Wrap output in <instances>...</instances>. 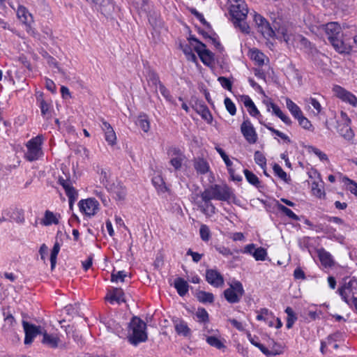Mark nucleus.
<instances>
[{
  "label": "nucleus",
  "instance_id": "nucleus-1",
  "mask_svg": "<svg viewBox=\"0 0 357 357\" xmlns=\"http://www.w3.org/2000/svg\"><path fill=\"white\" fill-rule=\"evenodd\" d=\"M200 196L202 201L204 202V205L199 206L202 211L204 214H208V212L213 214L215 212V207L211 201L215 199L227 202L233 197V192L231 189L225 184H213L205 188L204 190L201 192Z\"/></svg>",
  "mask_w": 357,
  "mask_h": 357
},
{
  "label": "nucleus",
  "instance_id": "nucleus-2",
  "mask_svg": "<svg viewBox=\"0 0 357 357\" xmlns=\"http://www.w3.org/2000/svg\"><path fill=\"white\" fill-rule=\"evenodd\" d=\"M320 29L324 31L328 41L337 52L341 54L349 52L351 47L343 41L342 38V28L337 22H331L323 24Z\"/></svg>",
  "mask_w": 357,
  "mask_h": 357
},
{
  "label": "nucleus",
  "instance_id": "nucleus-3",
  "mask_svg": "<svg viewBox=\"0 0 357 357\" xmlns=\"http://www.w3.org/2000/svg\"><path fill=\"white\" fill-rule=\"evenodd\" d=\"M127 338L134 346L146 342L148 339L146 324L137 317H132L128 326Z\"/></svg>",
  "mask_w": 357,
  "mask_h": 357
},
{
  "label": "nucleus",
  "instance_id": "nucleus-4",
  "mask_svg": "<svg viewBox=\"0 0 357 357\" xmlns=\"http://www.w3.org/2000/svg\"><path fill=\"white\" fill-rule=\"evenodd\" d=\"M41 145L42 137L39 135L29 140L26 144V159L29 161H34L39 159L43 155Z\"/></svg>",
  "mask_w": 357,
  "mask_h": 357
},
{
  "label": "nucleus",
  "instance_id": "nucleus-5",
  "mask_svg": "<svg viewBox=\"0 0 357 357\" xmlns=\"http://www.w3.org/2000/svg\"><path fill=\"white\" fill-rule=\"evenodd\" d=\"M244 293L242 284L239 281H234L230 284L229 288L224 291V296L229 303H237Z\"/></svg>",
  "mask_w": 357,
  "mask_h": 357
},
{
  "label": "nucleus",
  "instance_id": "nucleus-6",
  "mask_svg": "<svg viewBox=\"0 0 357 357\" xmlns=\"http://www.w3.org/2000/svg\"><path fill=\"white\" fill-rule=\"evenodd\" d=\"M229 13L231 19L246 20L248 8L244 0H230Z\"/></svg>",
  "mask_w": 357,
  "mask_h": 357
},
{
  "label": "nucleus",
  "instance_id": "nucleus-7",
  "mask_svg": "<svg viewBox=\"0 0 357 357\" xmlns=\"http://www.w3.org/2000/svg\"><path fill=\"white\" fill-rule=\"evenodd\" d=\"M339 294L345 303L349 304V298L354 297L357 295V280L355 278L350 279L348 282H345L344 284L339 288Z\"/></svg>",
  "mask_w": 357,
  "mask_h": 357
},
{
  "label": "nucleus",
  "instance_id": "nucleus-8",
  "mask_svg": "<svg viewBox=\"0 0 357 357\" xmlns=\"http://www.w3.org/2000/svg\"><path fill=\"white\" fill-rule=\"evenodd\" d=\"M22 326L25 333V344H31L36 335L39 334L42 335L43 331L40 326H35L26 321H22Z\"/></svg>",
  "mask_w": 357,
  "mask_h": 357
},
{
  "label": "nucleus",
  "instance_id": "nucleus-9",
  "mask_svg": "<svg viewBox=\"0 0 357 357\" xmlns=\"http://www.w3.org/2000/svg\"><path fill=\"white\" fill-rule=\"evenodd\" d=\"M241 132L249 144H255L257 142L258 139L257 134L250 120L243 121L241 125Z\"/></svg>",
  "mask_w": 357,
  "mask_h": 357
},
{
  "label": "nucleus",
  "instance_id": "nucleus-10",
  "mask_svg": "<svg viewBox=\"0 0 357 357\" xmlns=\"http://www.w3.org/2000/svg\"><path fill=\"white\" fill-rule=\"evenodd\" d=\"M333 91L335 96L343 102H348L354 107L357 106V98L351 92L347 91L340 86L335 85L333 88Z\"/></svg>",
  "mask_w": 357,
  "mask_h": 357
},
{
  "label": "nucleus",
  "instance_id": "nucleus-11",
  "mask_svg": "<svg viewBox=\"0 0 357 357\" xmlns=\"http://www.w3.org/2000/svg\"><path fill=\"white\" fill-rule=\"evenodd\" d=\"M79 210L88 216L94 215L98 210V202L94 198L82 199L79 202Z\"/></svg>",
  "mask_w": 357,
  "mask_h": 357
},
{
  "label": "nucleus",
  "instance_id": "nucleus-12",
  "mask_svg": "<svg viewBox=\"0 0 357 357\" xmlns=\"http://www.w3.org/2000/svg\"><path fill=\"white\" fill-rule=\"evenodd\" d=\"M105 188L116 200L123 201L125 199L127 191L125 186L120 182L113 183H105Z\"/></svg>",
  "mask_w": 357,
  "mask_h": 357
},
{
  "label": "nucleus",
  "instance_id": "nucleus-13",
  "mask_svg": "<svg viewBox=\"0 0 357 357\" xmlns=\"http://www.w3.org/2000/svg\"><path fill=\"white\" fill-rule=\"evenodd\" d=\"M254 20L264 36L271 37L274 35V31L269 22L261 15L255 13Z\"/></svg>",
  "mask_w": 357,
  "mask_h": 357
},
{
  "label": "nucleus",
  "instance_id": "nucleus-14",
  "mask_svg": "<svg viewBox=\"0 0 357 357\" xmlns=\"http://www.w3.org/2000/svg\"><path fill=\"white\" fill-rule=\"evenodd\" d=\"M169 155L171 157L169 163L176 171L180 170L185 159V155L176 148L172 149L169 152Z\"/></svg>",
  "mask_w": 357,
  "mask_h": 357
},
{
  "label": "nucleus",
  "instance_id": "nucleus-15",
  "mask_svg": "<svg viewBox=\"0 0 357 357\" xmlns=\"http://www.w3.org/2000/svg\"><path fill=\"white\" fill-rule=\"evenodd\" d=\"M195 50L204 64L209 66L213 63V54L206 48V45L204 43H199V46H196Z\"/></svg>",
  "mask_w": 357,
  "mask_h": 357
},
{
  "label": "nucleus",
  "instance_id": "nucleus-16",
  "mask_svg": "<svg viewBox=\"0 0 357 357\" xmlns=\"http://www.w3.org/2000/svg\"><path fill=\"white\" fill-rule=\"evenodd\" d=\"M206 281L215 287H222L224 284L223 276L217 270L208 269L206 271Z\"/></svg>",
  "mask_w": 357,
  "mask_h": 357
},
{
  "label": "nucleus",
  "instance_id": "nucleus-17",
  "mask_svg": "<svg viewBox=\"0 0 357 357\" xmlns=\"http://www.w3.org/2000/svg\"><path fill=\"white\" fill-rule=\"evenodd\" d=\"M42 335L43 338L41 340V342L46 347L52 349H56L61 345V341L56 334H50L43 330Z\"/></svg>",
  "mask_w": 357,
  "mask_h": 357
},
{
  "label": "nucleus",
  "instance_id": "nucleus-18",
  "mask_svg": "<svg viewBox=\"0 0 357 357\" xmlns=\"http://www.w3.org/2000/svg\"><path fill=\"white\" fill-rule=\"evenodd\" d=\"M94 6L98 11L106 17L111 15L114 10L112 0H99L95 3Z\"/></svg>",
  "mask_w": 357,
  "mask_h": 357
},
{
  "label": "nucleus",
  "instance_id": "nucleus-19",
  "mask_svg": "<svg viewBox=\"0 0 357 357\" xmlns=\"http://www.w3.org/2000/svg\"><path fill=\"white\" fill-rule=\"evenodd\" d=\"M101 128L105 133V140L108 142L109 144L112 146L114 145L116 142V136L111 125L102 119Z\"/></svg>",
  "mask_w": 357,
  "mask_h": 357
},
{
  "label": "nucleus",
  "instance_id": "nucleus-20",
  "mask_svg": "<svg viewBox=\"0 0 357 357\" xmlns=\"http://www.w3.org/2000/svg\"><path fill=\"white\" fill-rule=\"evenodd\" d=\"M17 15L20 21L30 26L31 24L33 22L32 15L28 11L26 7L23 6H19L17 10Z\"/></svg>",
  "mask_w": 357,
  "mask_h": 357
},
{
  "label": "nucleus",
  "instance_id": "nucleus-21",
  "mask_svg": "<svg viewBox=\"0 0 357 357\" xmlns=\"http://www.w3.org/2000/svg\"><path fill=\"white\" fill-rule=\"evenodd\" d=\"M111 303L116 302L121 303L125 302L124 293L120 288H114L106 297Z\"/></svg>",
  "mask_w": 357,
  "mask_h": 357
},
{
  "label": "nucleus",
  "instance_id": "nucleus-22",
  "mask_svg": "<svg viewBox=\"0 0 357 357\" xmlns=\"http://www.w3.org/2000/svg\"><path fill=\"white\" fill-rule=\"evenodd\" d=\"M58 183L64 189L66 196L77 192V191L73 186L72 181L66 176L65 178L62 176H59Z\"/></svg>",
  "mask_w": 357,
  "mask_h": 357
},
{
  "label": "nucleus",
  "instance_id": "nucleus-23",
  "mask_svg": "<svg viewBox=\"0 0 357 357\" xmlns=\"http://www.w3.org/2000/svg\"><path fill=\"white\" fill-rule=\"evenodd\" d=\"M318 256L321 264L325 268H329L334 265V261L332 255L324 249L318 250Z\"/></svg>",
  "mask_w": 357,
  "mask_h": 357
},
{
  "label": "nucleus",
  "instance_id": "nucleus-24",
  "mask_svg": "<svg viewBox=\"0 0 357 357\" xmlns=\"http://www.w3.org/2000/svg\"><path fill=\"white\" fill-rule=\"evenodd\" d=\"M59 214H56L49 210H47L45 212L44 218L41 220V224L45 226H49L52 224L57 225L59 224Z\"/></svg>",
  "mask_w": 357,
  "mask_h": 357
},
{
  "label": "nucleus",
  "instance_id": "nucleus-25",
  "mask_svg": "<svg viewBox=\"0 0 357 357\" xmlns=\"http://www.w3.org/2000/svg\"><path fill=\"white\" fill-rule=\"evenodd\" d=\"M243 101L245 107L247 108L248 112L252 116H260L259 111L255 106L254 102L248 96H244L243 97Z\"/></svg>",
  "mask_w": 357,
  "mask_h": 357
},
{
  "label": "nucleus",
  "instance_id": "nucleus-26",
  "mask_svg": "<svg viewBox=\"0 0 357 357\" xmlns=\"http://www.w3.org/2000/svg\"><path fill=\"white\" fill-rule=\"evenodd\" d=\"M194 167L197 172L200 174H205L209 171L210 168L208 163L201 158L195 159Z\"/></svg>",
  "mask_w": 357,
  "mask_h": 357
},
{
  "label": "nucleus",
  "instance_id": "nucleus-27",
  "mask_svg": "<svg viewBox=\"0 0 357 357\" xmlns=\"http://www.w3.org/2000/svg\"><path fill=\"white\" fill-rule=\"evenodd\" d=\"M174 287L176 288L178 294L181 296H183L188 293L189 286L184 279L178 278L174 280Z\"/></svg>",
  "mask_w": 357,
  "mask_h": 357
},
{
  "label": "nucleus",
  "instance_id": "nucleus-28",
  "mask_svg": "<svg viewBox=\"0 0 357 357\" xmlns=\"http://www.w3.org/2000/svg\"><path fill=\"white\" fill-rule=\"evenodd\" d=\"M195 316L196 321L204 326V330L206 329V324L209 321V316L207 311L203 307H199L196 311Z\"/></svg>",
  "mask_w": 357,
  "mask_h": 357
},
{
  "label": "nucleus",
  "instance_id": "nucleus-29",
  "mask_svg": "<svg viewBox=\"0 0 357 357\" xmlns=\"http://www.w3.org/2000/svg\"><path fill=\"white\" fill-rule=\"evenodd\" d=\"M174 328L178 335H183L185 337L189 336L191 333V331L187 324L182 320L175 322Z\"/></svg>",
  "mask_w": 357,
  "mask_h": 357
},
{
  "label": "nucleus",
  "instance_id": "nucleus-30",
  "mask_svg": "<svg viewBox=\"0 0 357 357\" xmlns=\"http://www.w3.org/2000/svg\"><path fill=\"white\" fill-rule=\"evenodd\" d=\"M206 337V342L211 347H213L218 349H221L225 348V345L221 341L218 336L216 335H207L204 334Z\"/></svg>",
  "mask_w": 357,
  "mask_h": 357
},
{
  "label": "nucleus",
  "instance_id": "nucleus-31",
  "mask_svg": "<svg viewBox=\"0 0 357 357\" xmlns=\"http://www.w3.org/2000/svg\"><path fill=\"white\" fill-rule=\"evenodd\" d=\"M286 105L287 109L289 110V112L295 119H297L301 114H303V112L300 107L288 98H286Z\"/></svg>",
  "mask_w": 357,
  "mask_h": 357
},
{
  "label": "nucleus",
  "instance_id": "nucleus-32",
  "mask_svg": "<svg viewBox=\"0 0 357 357\" xmlns=\"http://www.w3.org/2000/svg\"><path fill=\"white\" fill-rule=\"evenodd\" d=\"M196 111L202 116V119H204L208 123H211L213 117L208 108L206 105H197Z\"/></svg>",
  "mask_w": 357,
  "mask_h": 357
},
{
  "label": "nucleus",
  "instance_id": "nucleus-33",
  "mask_svg": "<svg viewBox=\"0 0 357 357\" xmlns=\"http://www.w3.org/2000/svg\"><path fill=\"white\" fill-rule=\"evenodd\" d=\"M152 183L157 189L158 193H164L168 190L165 181L160 176H154L152 179Z\"/></svg>",
  "mask_w": 357,
  "mask_h": 357
},
{
  "label": "nucleus",
  "instance_id": "nucleus-34",
  "mask_svg": "<svg viewBox=\"0 0 357 357\" xmlns=\"http://www.w3.org/2000/svg\"><path fill=\"white\" fill-rule=\"evenodd\" d=\"M136 124L145 132H147L150 129V122L147 115L145 114L139 115Z\"/></svg>",
  "mask_w": 357,
  "mask_h": 357
},
{
  "label": "nucleus",
  "instance_id": "nucleus-35",
  "mask_svg": "<svg viewBox=\"0 0 357 357\" xmlns=\"http://www.w3.org/2000/svg\"><path fill=\"white\" fill-rule=\"evenodd\" d=\"M250 58L255 61L256 64L258 66H263L264 64L266 56L258 50L254 49L250 50Z\"/></svg>",
  "mask_w": 357,
  "mask_h": 357
},
{
  "label": "nucleus",
  "instance_id": "nucleus-36",
  "mask_svg": "<svg viewBox=\"0 0 357 357\" xmlns=\"http://www.w3.org/2000/svg\"><path fill=\"white\" fill-rule=\"evenodd\" d=\"M285 313L287 315L286 327L288 329H290L292 328L295 321L297 320V316L295 314V312H294L293 309L290 307H287L285 309Z\"/></svg>",
  "mask_w": 357,
  "mask_h": 357
},
{
  "label": "nucleus",
  "instance_id": "nucleus-37",
  "mask_svg": "<svg viewBox=\"0 0 357 357\" xmlns=\"http://www.w3.org/2000/svg\"><path fill=\"white\" fill-rule=\"evenodd\" d=\"M4 316V326L3 328L6 331L10 330L12 328L14 325L15 324L16 321L11 313L10 312H3Z\"/></svg>",
  "mask_w": 357,
  "mask_h": 357
},
{
  "label": "nucleus",
  "instance_id": "nucleus-38",
  "mask_svg": "<svg viewBox=\"0 0 357 357\" xmlns=\"http://www.w3.org/2000/svg\"><path fill=\"white\" fill-rule=\"evenodd\" d=\"M197 298L199 301L202 303H211L214 301V296L213 294L200 291L197 294Z\"/></svg>",
  "mask_w": 357,
  "mask_h": 357
},
{
  "label": "nucleus",
  "instance_id": "nucleus-39",
  "mask_svg": "<svg viewBox=\"0 0 357 357\" xmlns=\"http://www.w3.org/2000/svg\"><path fill=\"white\" fill-rule=\"evenodd\" d=\"M236 28H238L244 33H250V26L245 22V20L231 19Z\"/></svg>",
  "mask_w": 357,
  "mask_h": 357
},
{
  "label": "nucleus",
  "instance_id": "nucleus-40",
  "mask_svg": "<svg viewBox=\"0 0 357 357\" xmlns=\"http://www.w3.org/2000/svg\"><path fill=\"white\" fill-rule=\"evenodd\" d=\"M254 159H255V162L258 165H259L262 169H264V174L266 176H268V174H266V172L265 171V169L266 167V159L265 156L264 155V154L261 152L257 151L255 153Z\"/></svg>",
  "mask_w": 357,
  "mask_h": 357
},
{
  "label": "nucleus",
  "instance_id": "nucleus-41",
  "mask_svg": "<svg viewBox=\"0 0 357 357\" xmlns=\"http://www.w3.org/2000/svg\"><path fill=\"white\" fill-rule=\"evenodd\" d=\"M60 250V245L58 242H56L54 245V247L51 251L50 255V262H51V269L53 270L56 266V257Z\"/></svg>",
  "mask_w": 357,
  "mask_h": 357
},
{
  "label": "nucleus",
  "instance_id": "nucleus-42",
  "mask_svg": "<svg viewBox=\"0 0 357 357\" xmlns=\"http://www.w3.org/2000/svg\"><path fill=\"white\" fill-rule=\"evenodd\" d=\"M243 172L248 182L256 187L259 185V180L255 174L248 169H245Z\"/></svg>",
  "mask_w": 357,
  "mask_h": 357
},
{
  "label": "nucleus",
  "instance_id": "nucleus-43",
  "mask_svg": "<svg viewBox=\"0 0 357 357\" xmlns=\"http://www.w3.org/2000/svg\"><path fill=\"white\" fill-rule=\"evenodd\" d=\"M278 208L280 211H281L282 213L285 214L287 217H289L291 220H299L298 216L297 215H296L291 209L286 207L285 206H284L281 204H278Z\"/></svg>",
  "mask_w": 357,
  "mask_h": 357
},
{
  "label": "nucleus",
  "instance_id": "nucleus-44",
  "mask_svg": "<svg viewBox=\"0 0 357 357\" xmlns=\"http://www.w3.org/2000/svg\"><path fill=\"white\" fill-rule=\"evenodd\" d=\"M267 256V251L265 248L262 247L257 248L255 250L252 257L257 261H264Z\"/></svg>",
  "mask_w": 357,
  "mask_h": 357
},
{
  "label": "nucleus",
  "instance_id": "nucleus-45",
  "mask_svg": "<svg viewBox=\"0 0 357 357\" xmlns=\"http://www.w3.org/2000/svg\"><path fill=\"white\" fill-rule=\"evenodd\" d=\"M148 82L149 84L155 86V89L160 86V84H162L160 82L158 75L154 72H149L147 77Z\"/></svg>",
  "mask_w": 357,
  "mask_h": 357
},
{
  "label": "nucleus",
  "instance_id": "nucleus-46",
  "mask_svg": "<svg viewBox=\"0 0 357 357\" xmlns=\"http://www.w3.org/2000/svg\"><path fill=\"white\" fill-rule=\"evenodd\" d=\"M39 101V107L41 110V114L44 117L49 118L50 115V105L43 99H38Z\"/></svg>",
  "mask_w": 357,
  "mask_h": 357
},
{
  "label": "nucleus",
  "instance_id": "nucleus-47",
  "mask_svg": "<svg viewBox=\"0 0 357 357\" xmlns=\"http://www.w3.org/2000/svg\"><path fill=\"white\" fill-rule=\"evenodd\" d=\"M296 119L302 128L307 130H313V126L312 125L311 122L306 117H305L303 114H301Z\"/></svg>",
  "mask_w": 357,
  "mask_h": 357
},
{
  "label": "nucleus",
  "instance_id": "nucleus-48",
  "mask_svg": "<svg viewBox=\"0 0 357 357\" xmlns=\"http://www.w3.org/2000/svg\"><path fill=\"white\" fill-rule=\"evenodd\" d=\"M340 134L346 139L350 140L354 137V132L348 124L339 130Z\"/></svg>",
  "mask_w": 357,
  "mask_h": 357
},
{
  "label": "nucleus",
  "instance_id": "nucleus-49",
  "mask_svg": "<svg viewBox=\"0 0 357 357\" xmlns=\"http://www.w3.org/2000/svg\"><path fill=\"white\" fill-rule=\"evenodd\" d=\"M305 101H306V102L312 105V106L313 107V108L315 110L314 112V113L316 115H318L319 114L321 113L322 107H321L320 102L316 98L310 97V98L306 99Z\"/></svg>",
  "mask_w": 357,
  "mask_h": 357
},
{
  "label": "nucleus",
  "instance_id": "nucleus-50",
  "mask_svg": "<svg viewBox=\"0 0 357 357\" xmlns=\"http://www.w3.org/2000/svg\"><path fill=\"white\" fill-rule=\"evenodd\" d=\"M11 218L17 223H23L24 222V211L22 209L16 208L13 211Z\"/></svg>",
  "mask_w": 357,
  "mask_h": 357
},
{
  "label": "nucleus",
  "instance_id": "nucleus-51",
  "mask_svg": "<svg viewBox=\"0 0 357 357\" xmlns=\"http://www.w3.org/2000/svg\"><path fill=\"white\" fill-rule=\"evenodd\" d=\"M273 318V314L266 308L261 309L259 313L257 316V319L259 321H266Z\"/></svg>",
  "mask_w": 357,
  "mask_h": 357
},
{
  "label": "nucleus",
  "instance_id": "nucleus-52",
  "mask_svg": "<svg viewBox=\"0 0 357 357\" xmlns=\"http://www.w3.org/2000/svg\"><path fill=\"white\" fill-rule=\"evenodd\" d=\"M268 130L272 132L273 133L275 134L277 136L280 137L281 139H282L284 141H287V142H290L291 140L289 137L286 135L284 133L279 131L278 130L275 129L273 127L271 126L270 123L268 124H263Z\"/></svg>",
  "mask_w": 357,
  "mask_h": 357
},
{
  "label": "nucleus",
  "instance_id": "nucleus-53",
  "mask_svg": "<svg viewBox=\"0 0 357 357\" xmlns=\"http://www.w3.org/2000/svg\"><path fill=\"white\" fill-rule=\"evenodd\" d=\"M224 103L227 112L231 115L234 116L236 113V108L234 103L229 98H225L224 100Z\"/></svg>",
  "mask_w": 357,
  "mask_h": 357
},
{
  "label": "nucleus",
  "instance_id": "nucleus-54",
  "mask_svg": "<svg viewBox=\"0 0 357 357\" xmlns=\"http://www.w3.org/2000/svg\"><path fill=\"white\" fill-rule=\"evenodd\" d=\"M274 173L282 180L287 181V173L282 169V167L278 165L275 164L273 167Z\"/></svg>",
  "mask_w": 357,
  "mask_h": 357
},
{
  "label": "nucleus",
  "instance_id": "nucleus-55",
  "mask_svg": "<svg viewBox=\"0 0 357 357\" xmlns=\"http://www.w3.org/2000/svg\"><path fill=\"white\" fill-rule=\"evenodd\" d=\"M200 237L202 241H208L210 238V230L206 225H202L199 229Z\"/></svg>",
  "mask_w": 357,
  "mask_h": 357
},
{
  "label": "nucleus",
  "instance_id": "nucleus-56",
  "mask_svg": "<svg viewBox=\"0 0 357 357\" xmlns=\"http://www.w3.org/2000/svg\"><path fill=\"white\" fill-rule=\"evenodd\" d=\"M215 149L218 151V153L220 155L221 158L224 160V162H225V165H227V168L231 167L232 162L229 160L228 155L225 153L224 150H222L221 148H220L218 146L215 147Z\"/></svg>",
  "mask_w": 357,
  "mask_h": 357
},
{
  "label": "nucleus",
  "instance_id": "nucleus-57",
  "mask_svg": "<svg viewBox=\"0 0 357 357\" xmlns=\"http://www.w3.org/2000/svg\"><path fill=\"white\" fill-rule=\"evenodd\" d=\"M126 276V273L124 272V271H118L116 273H114L113 272L112 273V282H119V281H121V282H123L124 281V278Z\"/></svg>",
  "mask_w": 357,
  "mask_h": 357
},
{
  "label": "nucleus",
  "instance_id": "nucleus-58",
  "mask_svg": "<svg viewBox=\"0 0 357 357\" xmlns=\"http://www.w3.org/2000/svg\"><path fill=\"white\" fill-rule=\"evenodd\" d=\"M218 80L219 81L220 84L223 88L229 91L231 90L232 84L231 82L228 78L225 77H219Z\"/></svg>",
  "mask_w": 357,
  "mask_h": 357
},
{
  "label": "nucleus",
  "instance_id": "nucleus-59",
  "mask_svg": "<svg viewBox=\"0 0 357 357\" xmlns=\"http://www.w3.org/2000/svg\"><path fill=\"white\" fill-rule=\"evenodd\" d=\"M160 90V93L162 96L167 100V101H172V96L170 95V93L169 90L164 86V84H160V86L158 87Z\"/></svg>",
  "mask_w": 357,
  "mask_h": 357
},
{
  "label": "nucleus",
  "instance_id": "nucleus-60",
  "mask_svg": "<svg viewBox=\"0 0 357 357\" xmlns=\"http://www.w3.org/2000/svg\"><path fill=\"white\" fill-rule=\"evenodd\" d=\"M312 192L314 195L321 198L322 195H324V191L319 187V185L316 183H312Z\"/></svg>",
  "mask_w": 357,
  "mask_h": 357
},
{
  "label": "nucleus",
  "instance_id": "nucleus-61",
  "mask_svg": "<svg viewBox=\"0 0 357 357\" xmlns=\"http://www.w3.org/2000/svg\"><path fill=\"white\" fill-rule=\"evenodd\" d=\"M215 250L221 255L228 257L232 255V252L228 248L222 245L215 246Z\"/></svg>",
  "mask_w": 357,
  "mask_h": 357
},
{
  "label": "nucleus",
  "instance_id": "nucleus-62",
  "mask_svg": "<svg viewBox=\"0 0 357 357\" xmlns=\"http://www.w3.org/2000/svg\"><path fill=\"white\" fill-rule=\"evenodd\" d=\"M191 13L193 14L203 24L209 26V24L206 21L204 15L199 13L196 9L193 8L191 10Z\"/></svg>",
  "mask_w": 357,
  "mask_h": 357
},
{
  "label": "nucleus",
  "instance_id": "nucleus-63",
  "mask_svg": "<svg viewBox=\"0 0 357 357\" xmlns=\"http://www.w3.org/2000/svg\"><path fill=\"white\" fill-rule=\"evenodd\" d=\"M94 194L101 199L104 205H107L109 202V198L107 196L105 195L101 190H95Z\"/></svg>",
  "mask_w": 357,
  "mask_h": 357
},
{
  "label": "nucleus",
  "instance_id": "nucleus-64",
  "mask_svg": "<svg viewBox=\"0 0 357 357\" xmlns=\"http://www.w3.org/2000/svg\"><path fill=\"white\" fill-rule=\"evenodd\" d=\"M311 150L317 156L319 157V158L321 160H328L327 155L321 151L319 149L315 148V147H311Z\"/></svg>",
  "mask_w": 357,
  "mask_h": 357
}]
</instances>
